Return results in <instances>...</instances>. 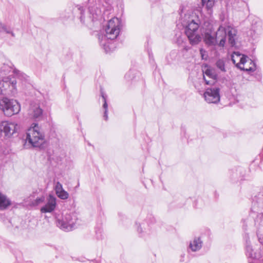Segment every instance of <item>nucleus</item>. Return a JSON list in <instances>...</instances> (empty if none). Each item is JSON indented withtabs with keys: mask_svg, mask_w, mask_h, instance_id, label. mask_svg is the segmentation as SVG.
<instances>
[{
	"mask_svg": "<svg viewBox=\"0 0 263 263\" xmlns=\"http://www.w3.org/2000/svg\"><path fill=\"white\" fill-rule=\"evenodd\" d=\"M247 57V56L242 55L239 52H234L232 55V61L236 66L239 68Z\"/></svg>",
	"mask_w": 263,
	"mask_h": 263,
	"instance_id": "20",
	"label": "nucleus"
},
{
	"mask_svg": "<svg viewBox=\"0 0 263 263\" xmlns=\"http://www.w3.org/2000/svg\"><path fill=\"white\" fill-rule=\"evenodd\" d=\"M200 53L202 59H206L207 57L206 52L202 48L200 49Z\"/></svg>",
	"mask_w": 263,
	"mask_h": 263,
	"instance_id": "28",
	"label": "nucleus"
},
{
	"mask_svg": "<svg viewBox=\"0 0 263 263\" xmlns=\"http://www.w3.org/2000/svg\"><path fill=\"white\" fill-rule=\"evenodd\" d=\"M120 28V20L117 17H114L108 22L105 27V34L99 36L100 44L106 53L111 51L109 43L106 42L107 40H113L116 39L119 34Z\"/></svg>",
	"mask_w": 263,
	"mask_h": 263,
	"instance_id": "1",
	"label": "nucleus"
},
{
	"mask_svg": "<svg viewBox=\"0 0 263 263\" xmlns=\"http://www.w3.org/2000/svg\"><path fill=\"white\" fill-rule=\"evenodd\" d=\"M204 41L208 46H215L217 44L223 47L226 43V32L224 27L220 26L216 32L213 30L212 25L209 24L204 35Z\"/></svg>",
	"mask_w": 263,
	"mask_h": 263,
	"instance_id": "2",
	"label": "nucleus"
},
{
	"mask_svg": "<svg viewBox=\"0 0 263 263\" xmlns=\"http://www.w3.org/2000/svg\"><path fill=\"white\" fill-rule=\"evenodd\" d=\"M239 69L247 72H253L256 70V65L251 59L247 57Z\"/></svg>",
	"mask_w": 263,
	"mask_h": 263,
	"instance_id": "15",
	"label": "nucleus"
},
{
	"mask_svg": "<svg viewBox=\"0 0 263 263\" xmlns=\"http://www.w3.org/2000/svg\"><path fill=\"white\" fill-rule=\"evenodd\" d=\"M203 6L205 5V8L208 11H211L214 5L215 0H201Z\"/></svg>",
	"mask_w": 263,
	"mask_h": 263,
	"instance_id": "24",
	"label": "nucleus"
},
{
	"mask_svg": "<svg viewBox=\"0 0 263 263\" xmlns=\"http://www.w3.org/2000/svg\"><path fill=\"white\" fill-rule=\"evenodd\" d=\"M195 87L196 88H197V86H196V84L195 85Z\"/></svg>",
	"mask_w": 263,
	"mask_h": 263,
	"instance_id": "31",
	"label": "nucleus"
},
{
	"mask_svg": "<svg viewBox=\"0 0 263 263\" xmlns=\"http://www.w3.org/2000/svg\"><path fill=\"white\" fill-rule=\"evenodd\" d=\"M202 244L203 242L201 238L196 237L190 242V248L192 251L196 252L202 248Z\"/></svg>",
	"mask_w": 263,
	"mask_h": 263,
	"instance_id": "21",
	"label": "nucleus"
},
{
	"mask_svg": "<svg viewBox=\"0 0 263 263\" xmlns=\"http://www.w3.org/2000/svg\"><path fill=\"white\" fill-rule=\"evenodd\" d=\"M29 114L33 118H39L43 114V110L38 104H31L29 110Z\"/></svg>",
	"mask_w": 263,
	"mask_h": 263,
	"instance_id": "18",
	"label": "nucleus"
},
{
	"mask_svg": "<svg viewBox=\"0 0 263 263\" xmlns=\"http://www.w3.org/2000/svg\"><path fill=\"white\" fill-rule=\"evenodd\" d=\"M17 124L8 121H2L0 124V131L4 133L6 137H11L16 130Z\"/></svg>",
	"mask_w": 263,
	"mask_h": 263,
	"instance_id": "12",
	"label": "nucleus"
},
{
	"mask_svg": "<svg viewBox=\"0 0 263 263\" xmlns=\"http://www.w3.org/2000/svg\"><path fill=\"white\" fill-rule=\"evenodd\" d=\"M246 255L250 258L249 263H263V248H253L248 236L246 240Z\"/></svg>",
	"mask_w": 263,
	"mask_h": 263,
	"instance_id": "6",
	"label": "nucleus"
},
{
	"mask_svg": "<svg viewBox=\"0 0 263 263\" xmlns=\"http://www.w3.org/2000/svg\"><path fill=\"white\" fill-rule=\"evenodd\" d=\"M0 108L5 115L10 117L18 114L21 110V106L16 100L4 98L0 100Z\"/></svg>",
	"mask_w": 263,
	"mask_h": 263,
	"instance_id": "7",
	"label": "nucleus"
},
{
	"mask_svg": "<svg viewBox=\"0 0 263 263\" xmlns=\"http://www.w3.org/2000/svg\"><path fill=\"white\" fill-rule=\"evenodd\" d=\"M216 67L222 72H226L225 63L223 60L219 59L216 63Z\"/></svg>",
	"mask_w": 263,
	"mask_h": 263,
	"instance_id": "25",
	"label": "nucleus"
},
{
	"mask_svg": "<svg viewBox=\"0 0 263 263\" xmlns=\"http://www.w3.org/2000/svg\"><path fill=\"white\" fill-rule=\"evenodd\" d=\"M12 63L7 60L3 55H0V76H3L9 74L11 72H13L16 74L20 73L19 71L13 69Z\"/></svg>",
	"mask_w": 263,
	"mask_h": 263,
	"instance_id": "11",
	"label": "nucleus"
},
{
	"mask_svg": "<svg viewBox=\"0 0 263 263\" xmlns=\"http://www.w3.org/2000/svg\"><path fill=\"white\" fill-rule=\"evenodd\" d=\"M11 204V201L7 196L0 192V210L7 209Z\"/></svg>",
	"mask_w": 263,
	"mask_h": 263,
	"instance_id": "22",
	"label": "nucleus"
},
{
	"mask_svg": "<svg viewBox=\"0 0 263 263\" xmlns=\"http://www.w3.org/2000/svg\"><path fill=\"white\" fill-rule=\"evenodd\" d=\"M54 190L57 196L63 200L68 198L69 194L65 191L63 187L62 184L59 181L57 182L54 186Z\"/></svg>",
	"mask_w": 263,
	"mask_h": 263,
	"instance_id": "17",
	"label": "nucleus"
},
{
	"mask_svg": "<svg viewBox=\"0 0 263 263\" xmlns=\"http://www.w3.org/2000/svg\"><path fill=\"white\" fill-rule=\"evenodd\" d=\"M3 32L7 33H10L12 36H14V34L11 31L10 29L7 28L6 26L0 22V32Z\"/></svg>",
	"mask_w": 263,
	"mask_h": 263,
	"instance_id": "26",
	"label": "nucleus"
},
{
	"mask_svg": "<svg viewBox=\"0 0 263 263\" xmlns=\"http://www.w3.org/2000/svg\"><path fill=\"white\" fill-rule=\"evenodd\" d=\"M26 141L34 147H40L44 143V135L38 124L33 123L26 132Z\"/></svg>",
	"mask_w": 263,
	"mask_h": 263,
	"instance_id": "3",
	"label": "nucleus"
},
{
	"mask_svg": "<svg viewBox=\"0 0 263 263\" xmlns=\"http://www.w3.org/2000/svg\"><path fill=\"white\" fill-rule=\"evenodd\" d=\"M78 220L75 213H66L62 219H58L57 226L65 231H70L75 228Z\"/></svg>",
	"mask_w": 263,
	"mask_h": 263,
	"instance_id": "8",
	"label": "nucleus"
},
{
	"mask_svg": "<svg viewBox=\"0 0 263 263\" xmlns=\"http://www.w3.org/2000/svg\"><path fill=\"white\" fill-rule=\"evenodd\" d=\"M200 24V21L196 18L189 21L185 27V34L192 45H197L201 41V37L197 32Z\"/></svg>",
	"mask_w": 263,
	"mask_h": 263,
	"instance_id": "4",
	"label": "nucleus"
},
{
	"mask_svg": "<svg viewBox=\"0 0 263 263\" xmlns=\"http://www.w3.org/2000/svg\"><path fill=\"white\" fill-rule=\"evenodd\" d=\"M216 75L211 69H207L203 72V79L207 85L215 84Z\"/></svg>",
	"mask_w": 263,
	"mask_h": 263,
	"instance_id": "16",
	"label": "nucleus"
},
{
	"mask_svg": "<svg viewBox=\"0 0 263 263\" xmlns=\"http://www.w3.org/2000/svg\"><path fill=\"white\" fill-rule=\"evenodd\" d=\"M16 81L9 77L0 81V95H11L16 92Z\"/></svg>",
	"mask_w": 263,
	"mask_h": 263,
	"instance_id": "9",
	"label": "nucleus"
},
{
	"mask_svg": "<svg viewBox=\"0 0 263 263\" xmlns=\"http://www.w3.org/2000/svg\"><path fill=\"white\" fill-rule=\"evenodd\" d=\"M226 37L227 36L228 39L229 44L231 46H234L236 44V40L237 39V31L236 30L230 26H228L224 27Z\"/></svg>",
	"mask_w": 263,
	"mask_h": 263,
	"instance_id": "14",
	"label": "nucleus"
},
{
	"mask_svg": "<svg viewBox=\"0 0 263 263\" xmlns=\"http://www.w3.org/2000/svg\"><path fill=\"white\" fill-rule=\"evenodd\" d=\"M57 205V199L51 195L47 198L46 203L41 208V212L43 213H51L53 212Z\"/></svg>",
	"mask_w": 263,
	"mask_h": 263,
	"instance_id": "13",
	"label": "nucleus"
},
{
	"mask_svg": "<svg viewBox=\"0 0 263 263\" xmlns=\"http://www.w3.org/2000/svg\"><path fill=\"white\" fill-rule=\"evenodd\" d=\"M81 15L80 17V21L82 23H84V21H83V15H82V10H81Z\"/></svg>",
	"mask_w": 263,
	"mask_h": 263,
	"instance_id": "29",
	"label": "nucleus"
},
{
	"mask_svg": "<svg viewBox=\"0 0 263 263\" xmlns=\"http://www.w3.org/2000/svg\"><path fill=\"white\" fill-rule=\"evenodd\" d=\"M262 23L258 18H254L252 21L251 31L254 34H259L262 30Z\"/></svg>",
	"mask_w": 263,
	"mask_h": 263,
	"instance_id": "19",
	"label": "nucleus"
},
{
	"mask_svg": "<svg viewBox=\"0 0 263 263\" xmlns=\"http://www.w3.org/2000/svg\"><path fill=\"white\" fill-rule=\"evenodd\" d=\"M101 96L104 101V104L103 105V108L104 110L103 117L104 120L107 121L108 120V105L105 95L102 92H101Z\"/></svg>",
	"mask_w": 263,
	"mask_h": 263,
	"instance_id": "23",
	"label": "nucleus"
},
{
	"mask_svg": "<svg viewBox=\"0 0 263 263\" xmlns=\"http://www.w3.org/2000/svg\"><path fill=\"white\" fill-rule=\"evenodd\" d=\"M253 203L260 211L254 220V225L257 230V233L263 235V188L253 199Z\"/></svg>",
	"mask_w": 263,
	"mask_h": 263,
	"instance_id": "5",
	"label": "nucleus"
},
{
	"mask_svg": "<svg viewBox=\"0 0 263 263\" xmlns=\"http://www.w3.org/2000/svg\"><path fill=\"white\" fill-rule=\"evenodd\" d=\"M137 231L139 233H141L142 232V228H141L140 226L138 227Z\"/></svg>",
	"mask_w": 263,
	"mask_h": 263,
	"instance_id": "30",
	"label": "nucleus"
},
{
	"mask_svg": "<svg viewBox=\"0 0 263 263\" xmlns=\"http://www.w3.org/2000/svg\"><path fill=\"white\" fill-rule=\"evenodd\" d=\"M45 200V198L43 196H42L41 197L37 198L35 201H34V204L35 205H38L40 204L41 203L43 202V201Z\"/></svg>",
	"mask_w": 263,
	"mask_h": 263,
	"instance_id": "27",
	"label": "nucleus"
},
{
	"mask_svg": "<svg viewBox=\"0 0 263 263\" xmlns=\"http://www.w3.org/2000/svg\"><path fill=\"white\" fill-rule=\"evenodd\" d=\"M211 85V87L205 88L203 96L208 103L216 104L220 101V88L215 84Z\"/></svg>",
	"mask_w": 263,
	"mask_h": 263,
	"instance_id": "10",
	"label": "nucleus"
}]
</instances>
